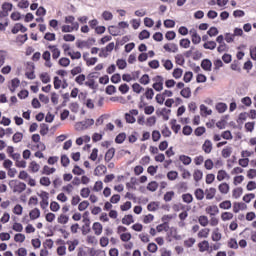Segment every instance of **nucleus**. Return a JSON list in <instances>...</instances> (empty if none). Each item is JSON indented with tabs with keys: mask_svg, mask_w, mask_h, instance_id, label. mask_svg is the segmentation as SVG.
<instances>
[{
	"mask_svg": "<svg viewBox=\"0 0 256 256\" xmlns=\"http://www.w3.org/2000/svg\"><path fill=\"white\" fill-rule=\"evenodd\" d=\"M229 179V174L225 170H219L217 174V180L223 181L224 179Z\"/></svg>",
	"mask_w": 256,
	"mask_h": 256,
	"instance_id": "36",
	"label": "nucleus"
},
{
	"mask_svg": "<svg viewBox=\"0 0 256 256\" xmlns=\"http://www.w3.org/2000/svg\"><path fill=\"white\" fill-rule=\"evenodd\" d=\"M231 153H233V147L227 146L222 150V157H224V159H229Z\"/></svg>",
	"mask_w": 256,
	"mask_h": 256,
	"instance_id": "24",
	"label": "nucleus"
},
{
	"mask_svg": "<svg viewBox=\"0 0 256 256\" xmlns=\"http://www.w3.org/2000/svg\"><path fill=\"white\" fill-rule=\"evenodd\" d=\"M19 85H21V81L18 78L12 79L9 86L11 93H15Z\"/></svg>",
	"mask_w": 256,
	"mask_h": 256,
	"instance_id": "10",
	"label": "nucleus"
},
{
	"mask_svg": "<svg viewBox=\"0 0 256 256\" xmlns=\"http://www.w3.org/2000/svg\"><path fill=\"white\" fill-rule=\"evenodd\" d=\"M162 63L166 71H171V69H173V62L171 60L162 59Z\"/></svg>",
	"mask_w": 256,
	"mask_h": 256,
	"instance_id": "41",
	"label": "nucleus"
},
{
	"mask_svg": "<svg viewBox=\"0 0 256 256\" xmlns=\"http://www.w3.org/2000/svg\"><path fill=\"white\" fill-rule=\"evenodd\" d=\"M73 31H79V23H74L73 25H63L62 33H73Z\"/></svg>",
	"mask_w": 256,
	"mask_h": 256,
	"instance_id": "3",
	"label": "nucleus"
},
{
	"mask_svg": "<svg viewBox=\"0 0 256 256\" xmlns=\"http://www.w3.org/2000/svg\"><path fill=\"white\" fill-rule=\"evenodd\" d=\"M209 233H211V229L209 228L201 229L197 234L198 239H207V237H209Z\"/></svg>",
	"mask_w": 256,
	"mask_h": 256,
	"instance_id": "18",
	"label": "nucleus"
},
{
	"mask_svg": "<svg viewBox=\"0 0 256 256\" xmlns=\"http://www.w3.org/2000/svg\"><path fill=\"white\" fill-rule=\"evenodd\" d=\"M59 209H61V206L56 201H53V202L50 203V210L51 211H53L54 213H57V211H59Z\"/></svg>",
	"mask_w": 256,
	"mask_h": 256,
	"instance_id": "61",
	"label": "nucleus"
},
{
	"mask_svg": "<svg viewBox=\"0 0 256 256\" xmlns=\"http://www.w3.org/2000/svg\"><path fill=\"white\" fill-rule=\"evenodd\" d=\"M67 245H69L68 251L73 252V250L76 249L77 245H79V240L75 239L73 241H68Z\"/></svg>",
	"mask_w": 256,
	"mask_h": 256,
	"instance_id": "38",
	"label": "nucleus"
},
{
	"mask_svg": "<svg viewBox=\"0 0 256 256\" xmlns=\"http://www.w3.org/2000/svg\"><path fill=\"white\" fill-rule=\"evenodd\" d=\"M59 65H61V67H69V65H71V60H69V58H61L59 60Z\"/></svg>",
	"mask_w": 256,
	"mask_h": 256,
	"instance_id": "56",
	"label": "nucleus"
},
{
	"mask_svg": "<svg viewBox=\"0 0 256 256\" xmlns=\"http://www.w3.org/2000/svg\"><path fill=\"white\" fill-rule=\"evenodd\" d=\"M207 35H209V37H217V35H219V30L217 29V27H211L207 31Z\"/></svg>",
	"mask_w": 256,
	"mask_h": 256,
	"instance_id": "52",
	"label": "nucleus"
},
{
	"mask_svg": "<svg viewBox=\"0 0 256 256\" xmlns=\"http://www.w3.org/2000/svg\"><path fill=\"white\" fill-rule=\"evenodd\" d=\"M201 67L204 71H211V67H213V63L209 59H204L201 62Z\"/></svg>",
	"mask_w": 256,
	"mask_h": 256,
	"instance_id": "16",
	"label": "nucleus"
},
{
	"mask_svg": "<svg viewBox=\"0 0 256 256\" xmlns=\"http://www.w3.org/2000/svg\"><path fill=\"white\" fill-rule=\"evenodd\" d=\"M189 35H191L192 43L194 45H199V43H201V36L197 33L195 28H192L189 31Z\"/></svg>",
	"mask_w": 256,
	"mask_h": 256,
	"instance_id": "2",
	"label": "nucleus"
},
{
	"mask_svg": "<svg viewBox=\"0 0 256 256\" xmlns=\"http://www.w3.org/2000/svg\"><path fill=\"white\" fill-rule=\"evenodd\" d=\"M206 213H208V215H210L211 217H215V215L219 213V207H217V205L208 206L206 208Z\"/></svg>",
	"mask_w": 256,
	"mask_h": 256,
	"instance_id": "11",
	"label": "nucleus"
},
{
	"mask_svg": "<svg viewBox=\"0 0 256 256\" xmlns=\"http://www.w3.org/2000/svg\"><path fill=\"white\" fill-rule=\"evenodd\" d=\"M116 65L118 67V69H126L127 68V61H125L124 59H118L116 61Z\"/></svg>",
	"mask_w": 256,
	"mask_h": 256,
	"instance_id": "50",
	"label": "nucleus"
},
{
	"mask_svg": "<svg viewBox=\"0 0 256 256\" xmlns=\"http://www.w3.org/2000/svg\"><path fill=\"white\" fill-rule=\"evenodd\" d=\"M180 95L184 97V99H189V97H191V88L187 87L182 89Z\"/></svg>",
	"mask_w": 256,
	"mask_h": 256,
	"instance_id": "42",
	"label": "nucleus"
},
{
	"mask_svg": "<svg viewBox=\"0 0 256 256\" xmlns=\"http://www.w3.org/2000/svg\"><path fill=\"white\" fill-rule=\"evenodd\" d=\"M85 74H80L75 78V81L78 85H83V83H85Z\"/></svg>",
	"mask_w": 256,
	"mask_h": 256,
	"instance_id": "64",
	"label": "nucleus"
},
{
	"mask_svg": "<svg viewBox=\"0 0 256 256\" xmlns=\"http://www.w3.org/2000/svg\"><path fill=\"white\" fill-rule=\"evenodd\" d=\"M218 189L220 193H222L223 195H227V193H229V184L222 183L218 186Z\"/></svg>",
	"mask_w": 256,
	"mask_h": 256,
	"instance_id": "32",
	"label": "nucleus"
},
{
	"mask_svg": "<svg viewBox=\"0 0 256 256\" xmlns=\"http://www.w3.org/2000/svg\"><path fill=\"white\" fill-rule=\"evenodd\" d=\"M157 115H161L163 117L164 121H169V114L171 113V109L162 108L161 111L156 112Z\"/></svg>",
	"mask_w": 256,
	"mask_h": 256,
	"instance_id": "14",
	"label": "nucleus"
},
{
	"mask_svg": "<svg viewBox=\"0 0 256 256\" xmlns=\"http://www.w3.org/2000/svg\"><path fill=\"white\" fill-rule=\"evenodd\" d=\"M132 90L134 91V93H137V95H139L142 91H145V88H143V86H141L139 83H134L132 85Z\"/></svg>",
	"mask_w": 256,
	"mask_h": 256,
	"instance_id": "39",
	"label": "nucleus"
},
{
	"mask_svg": "<svg viewBox=\"0 0 256 256\" xmlns=\"http://www.w3.org/2000/svg\"><path fill=\"white\" fill-rule=\"evenodd\" d=\"M198 249L200 253H205V251H209V241L203 240L202 242L198 243Z\"/></svg>",
	"mask_w": 256,
	"mask_h": 256,
	"instance_id": "12",
	"label": "nucleus"
},
{
	"mask_svg": "<svg viewBox=\"0 0 256 256\" xmlns=\"http://www.w3.org/2000/svg\"><path fill=\"white\" fill-rule=\"evenodd\" d=\"M19 31L21 33H27V27H25L23 24L21 23H17L15 24V26L12 28V33L13 35H17V33H19Z\"/></svg>",
	"mask_w": 256,
	"mask_h": 256,
	"instance_id": "5",
	"label": "nucleus"
},
{
	"mask_svg": "<svg viewBox=\"0 0 256 256\" xmlns=\"http://www.w3.org/2000/svg\"><path fill=\"white\" fill-rule=\"evenodd\" d=\"M68 56L71 57V59L75 60V59H80L81 58V52L79 51H69L68 52Z\"/></svg>",
	"mask_w": 256,
	"mask_h": 256,
	"instance_id": "58",
	"label": "nucleus"
},
{
	"mask_svg": "<svg viewBox=\"0 0 256 256\" xmlns=\"http://www.w3.org/2000/svg\"><path fill=\"white\" fill-rule=\"evenodd\" d=\"M245 207H246V205H245V203H243V202H235L234 204H233V212L234 213H239L240 211H243V209H245Z\"/></svg>",
	"mask_w": 256,
	"mask_h": 256,
	"instance_id": "22",
	"label": "nucleus"
},
{
	"mask_svg": "<svg viewBox=\"0 0 256 256\" xmlns=\"http://www.w3.org/2000/svg\"><path fill=\"white\" fill-rule=\"evenodd\" d=\"M194 195L197 201H203V199H205V191H203L201 188L196 189Z\"/></svg>",
	"mask_w": 256,
	"mask_h": 256,
	"instance_id": "23",
	"label": "nucleus"
},
{
	"mask_svg": "<svg viewBox=\"0 0 256 256\" xmlns=\"http://www.w3.org/2000/svg\"><path fill=\"white\" fill-rule=\"evenodd\" d=\"M198 223L201 227H207L209 225V218L205 215H202L198 218Z\"/></svg>",
	"mask_w": 256,
	"mask_h": 256,
	"instance_id": "31",
	"label": "nucleus"
},
{
	"mask_svg": "<svg viewBox=\"0 0 256 256\" xmlns=\"http://www.w3.org/2000/svg\"><path fill=\"white\" fill-rule=\"evenodd\" d=\"M91 45H93V43H91V40H87L78 42L77 47L78 49H91Z\"/></svg>",
	"mask_w": 256,
	"mask_h": 256,
	"instance_id": "20",
	"label": "nucleus"
},
{
	"mask_svg": "<svg viewBox=\"0 0 256 256\" xmlns=\"http://www.w3.org/2000/svg\"><path fill=\"white\" fill-rule=\"evenodd\" d=\"M95 124V120L93 119H86L82 122H77L75 124L76 131H83V129H88V127H91V125Z\"/></svg>",
	"mask_w": 256,
	"mask_h": 256,
	"instance_id": "1",
	"label": "nucleus"
},
{
	"mask_svg": "<svg viewBox=\"0 0 256 256\" xmlns=\"http://www.w3.org/2000/svg\"><path fill=\"white\" fill-rule=\"evenodd\" d=\"M193 177H194V181L196 183H199V181H201V179H203V171H201L199 169L194 170Z\"/></svg>",
	"mask_w": 256,
	"mask_h": 256,
	"instance_id": "28",
	"label": "nucleus"
},
{
	"mask_svg": "<svg viewBox=\"0 0 256 256\" xmlns=\"http://www.w3.org/2000/svg\"><path fill=\"white\" fill-rule=\"evenodd\" d=\"M57 221L58 223H60V225H67V223H69V216L65 214H60Z\"/></svg>",
	"mask_w": 256,
	"mask_h": 256,
	"instance_id": "34",
	"label": "nucleus"
},
{
	"mask_svg": "<svg viewBox=\"0 0 256 256\" xmlns=\"http://www.w3.org/2000/svg\"><path fill=\"white\" fill-rule=\"evenodd\" d=\"M56 171H57V169L51 168L46 165L43 167L42 175H53V173H55Z\"/></svg>",
	"mask_w": 256,
	"mask_h": 256,
	"instance_id": "33",
	"label": "nucleus"
},
{
	"mask_svg": "<svg viewBox=\"0 0 256 256\" xmlns=\"http://www.w3.org/2000/svg\"><path fill=\"white\" fill-rule=\"evenodd\" d=\"M158 187H159V184H157L156 181H152L148 184L147 189H148V191H152V193H153V192H155L156 189H158Z\"/></svg>",
	"mask_w": 256,
	"mask_h": 256,
	"instance_id": "59",
	"label": "nucleus"
},
{
	"mask_svg": "<svg viewBox=\"0 0 256 256\" xmlns=\"http://www.w3.org/2000/svg\"><path fill=\"white\" fill-rule=\"evenodd\" d=\"M213 110L209 109L205 104L200 105V115L202 117H207L208 115H212Z\"/></svg>",
	"mask_w": 256,
	"mask_h": 256,
	"instance_id": "8",
	"label": "nucleus"
},
{
	"mask_svg": "<svg viewBox=\"0 0 256 256\" xmlns=\"http://www.w3.org/2000/svg\"><path fill=\"white\" fill-rule=\"evenodd\" d=\"M28 169L31 171V173H38L39 169H41V165L35 161H32L30 162Z\"/></svg>",
	"mask_w": 256,
	"mask_h": 256,
	"instance_id": "21",
	"label": "nucleus"
},
{
	"mask_svg": "<svg viewBox=\"0 0 256 256\" xmlns=\"http://www.w3.org/2000/svg\"><path fill=\"white\" fill-rule=\"evenodd\" d=\"M179 161H181V163H183V165H191L193 159H191V157H189L187 155H180Z\"/></svg>",
	"mask_w": 256,
	"mask_h": 256,
	"instance_id": "29",
	"label": "nucleus"
},
{
	"mask_svg": "<svg viewBox=\"0 0 256 256\" xmlns=\"http://www.w3.org/2000/svg\"><path fill=\"white\" fill-rule=\"evenodd\" d=\"M204 49H209L210 51H213L217 48V42L215 41H207L203 44Z\"/></svg>",
	"mask_w": 256,
	"mask_h": 256,
	"instance_id": "26",
	"label": "nucleus"
},
{
	"mask_svg": "<svg viewBox=\"0 0 256 256\" xmlns=\"http://www.w3.org/2000/svg\"><path fill=\"white\" fill-rule=\"evenodd\" d=\"M22 140H23V133L21 132H16L12 137V141L14 143H21Z\"/></svg>",
	"mask_w": 256,
	"mask_h": 256,
	"instance_id": "44",
	"label": "nucleus"
},
{
	"mask_svg": "<svg viewBox=\"0 0 256 256\" xmlns=\"http://www.w3.org/2000/svg\"><path fill=\"white\" fill-rule=\"evenodd\" d=\"M220 209L229 210L232 207L231 201L225 200L219 204Z\"/></svg>",
	"mask_w": 256,
	"mask_h": 256,
	"instance_id": "45",
	"label": "nucleus"
},
{
	"mask_svg": "<svg viewBox=\"0 0 256 256\" xmlns=\"http://www.w3.org/2000/svg\"><path fill=\"white\" fill-rule=\"evenodd\" d=\"M182 201H184V203H188V204L193 203V195H191L190 193L183 194Z\"/></svg>",
	"mask_w": 256,
	"mask_h": 256,
	"instance_id": "54",
	"label": "nucleus"
},
{
	"mask_svg": "<svg viewBox=\"0 0 256 256\" xmlns=\"http://www.w3.org/2000/svg\"><path fill=\"white\" fill-rule=\"evenodd\" d=\"M80 195L81 197H83V199H87V197L91 195V190L89 188H82L80 191Z\"/></svg>",
	"mask_w": 256,
	"mask_h": 256,
	"instance_id": "60",
	"label": "nucleus"
},
{
	"mask_svg": "<svg viewBox=\"0 0 256 256\" xmlns=\"http://www.w3.org/2000/svg\"><path fill=\"white\" fill-rule=\"evenodd\" d=\"M242 195H243V188L238 187L233 190L232 196L234 197V199H239V197H241Z\"/></svg>",
	"mask_w": 256,
	"mask_h": 256,
	"instance_id": "46",
	"label": "nucleus"
},
{
	"mask_svg": "<svg viewBox=\"0 0 256 256\" xmlns=\"http://www.w3.org/2000/svg\"><path fill=\"white\" fill-rule=\"evenodd\" d=\"M216 111H218V113H225L227 111V104L223 102L216 104Z\"/></svg>",
	"mask_w": 256,
	"mask_h": 256,
	"instance_id": "37",
	"label": "nucleus"
},
{
	"mask_svg": "<svg viewBox=\"0 0 256 256\" xmlns=\"http://www.w3.org/2000/svg\"><path fill=\"white\" fill-rule=\"evenodd\" d=\"M202 150L209 155L213 151V143L210 140H206L202 145Z\"/></svg>",
	"mask_w": 256,
	"mask_h": 256,
	"instance_id": "6",
	"label": "nucleus"
},
{
	"mask_svg": "<svg viewBox=\"0 0 256 256\" xmlns=\"http://www.w3.org/2000/svg\"><path fill=\"white\" fill-rule=\"evenodd\" d=\"M175 61L177 65H180V66L185 65V57H183L182 54H177L175 56Z\"/></svg>",
	"mask_w": 256,
	"mask_h": 256,
	"instance_id": "49",
	"label": "nucleus"
},
{
	"mask_svg": "<svg viewBox=\"0 0 256 256\" xmlns=\"http://www.w3.org/2000/svg\"><path fill=\"white\" fill-rule=\"evenodd\" d=\"M164 49L168 53H177L179 51V47L177 46V44L174 43L165 44Z\"/></svg>",
	"mask_w": 256,
	"mask_h": 256,
	"instance_id": "7",
	"label": "nucleus"
},
{
	"mask_svg": "<svg viewBox=\"0 0 256 256\" xmlns=\"http://www.w3.org/2000/svg\"><path fill=\"white\" fill-rule=\"evenodd\" d=\"M107 173V167L105 165H99L95 168L94 174L99 177V175H105Z\"/></svg>",
	"mask_w": 256,
	"mask_h": 256,
	"instance_id": "15",
	"label": "nucleus"
},
{
	"mask_svg": "<svg viewBox=\"0 0 256 256\" xmlns=\"http://www.w3.org/2000/svg\"><path fill=\"white\" fill-rule=\"evenodd\" d=\"M126 138H127V135H125V133H120L116 136L115 141L116 143L121 144L125 141Z\"/></svg>",
	"mask_w": 256,
	"mask_h": 256,
	"instance_id": "63",
	"label": "nucleus"
},
{
	"mask_svg": "<svg viewBox=\"0 0 256 256\" xmlns=\"http://www.w3.org/2000/svg\"><path fill=\"white\" fill-rule=\"evenodd\" d=\"M139 83H141V85H149V83H151V78L149 77V74H144L140 78Z\"/></svg>",
	"mask_w": 256,
	"mask_h": 256,
	"instance_id": "40",
	"label": "nucleus"
},
{
	"mask_svg": "<svg viewBox=\"0 0 256 256\" xmlns=\"http://www.w3.org/2000/svg\"><path fill=\"white\" fill-rule=\"evenodd\" d=\"M191 79H193V72H191V71L185 72L183 81L185 83H191Z\"/></svg>",
	"mask_w": 256,
	"mask_h": 256,
	"instance_id": "55",
	"label": "nucleus"
},
{
	"mask_svg": "<svg viewBox=\"0 0 256 256\" xmlns=\"http://www.w3.org/2000/svg\"><path fill=\"white\" fill-rule=\"evenodd\" d=\"M42 83L47 84L51 82V77L45 72L40 75Z\"/></svg>",
	"mask_w": 256,
	"mask_h": 256,
	"instance_id": "62",
	"label": "nucleus"
},
{
	"mask_svg": "<svg viewBox=\"0 0 256 256\" xmlns=\"http://www.w3.org/2000/svg\"><path fill=\"white\" fill-rule=\"evenodd\" d=\"M179 177V173L177 171H170L167 173V178L169 181H175Z\"/></svg>",
	"mask_w": 256,
	"mask_h": 256,
	"instance_id": "51",
	"label": "nucleus"
},
{
	"mask_svg": "<svg viewBox=\"0 0 256 256\" xmlns=\"http://www.w3.org/2000/svg\"><path fill=\"white\" fill-rule=\"evenodd\" d=\"M29 217L32 221H35V219H39V217H41V211L38 208H34L30 211Z\"/></svg>",
	"mask_w": 256,
	"mask_h": 256,
	"instance_id": "19",
	"label": "nucleus"
},
{
	"mask_svg": "<svg viewBox=\"0 0 256 256\" xmlns=\"http://www.w3.org/2000/svg\"><path fill=\"white\" fill-rule=\"evenodd\" d=\"M48 49L52 52V59L56 60L58 57H61V50L57 46L50 45Z\"/></svg>",
	"mask_w": 256,
	"mask_h": 256,
	"instance_id": "9",
	"label": "nucleus"
},
{
	"mask_svg": "<svg viewBox=\"0 0 256 256\" xmlns=\"http://www.w3.org/2000/svg\"><path fill=\"white\" fill-rule=\"evenodd\" d=\"M155 123H157V117H155V116H151V117L147 118V120H146L147 127H153V125H155Z\"/></svg>",
	"mask_w": 256,
	"mask_h": 256,
	"instance_id": "57",
	"label": "nucleus"
},
{
	"mask_svg": "<svg viewBox=\"0 0 256 256\" xmlns=\"http://www.w3.org/2000/svg\"><path fill=\"white\" fill-rule=\"evenodd\" d=\"M115 157V148H110L105 154V161L109 163Z\"/></svg>",
	"mask_w": 256,
	"mask_h": 256,
	"instance_id": "30",
	"label": "nucleus"
},
{
	"mask_svg": "<svg viewBox=\"0 0 256 256\" xmlns=\"http://www.w3.org/2000/svg\"><path fill=\"white\" fill-rule=\"evenodd\" d=\"M172 75L174 79H181V77H183V69L181 68L174 69Z\"/></svg>",
	"mask_w": 256,
	"mask_h": 256,
	"instance_id": "43",
	"label": "nucleus"
},
{
	"mask_svg": "<svg viewBox=\"0 0 256 256\" xmlns=\"http://www.w3.org/2000/svg\"><path fill=\"white\" fill-rule=\"evenodd\" d=\"M108 31H109L110 35H113V37H117V35H121L119 26H109Z\"/></svg>",
	"mask_w": 256,
	"mask_h": 256,
	"instance_id": "27",
	"label": "nucleus"
},
{
	"mask_svg": "<svg viewBox=\"0 0 256 256\" xmlns=\"http://www.w3.org/2000/svg\"><path fill=\"white\" fill-rule=\"evenodd\" d=\"M222 221H231L233 219V213L231 212H223L221 214Z\"/></svg>",
	"mask_w": 256,
	"mask_h": 256,
	"instance_id": "48",
	"label": "nucleus"
},
{
	"mask_svg": "<svg viewBox=\"0 0 256 256\" xmlns=\"http://www.w3.org/2000/svg\"><path fill=\"white\" fill-rule=\"evenodd\" d=\"M123 225H131V223H135L133 220V215H125L122 219Z\"/></svg>",
	"mask_w": 256,
	"mask_h": 256,
	"instance_id": "35",
	"label": "nucleus"
},
{
	"mask_svg": "<svg viewBox=\"0 0 256 256\" xmlns=\"http://www.w3.org/2000/svg\"><path fill=\"white\" fill-rule=\"evenodd\" d=\"M92 229L95 233V235L99 236L101 235V233H103V225H101V223L99 222H95L92 226Z\"/></svg>",
	"mask_w": 256,
	"mask_h": 256,
	"instance_id": "17",
	"label": "nucleus"
},
{
	"mask_svg": "<svg viewBox=\"0 0 256 256\" xmlns=\"http://www.w3.org/2000/svg\"><path fill=\"white\" fill-rule=\"evenodd\" d=\"M102 18L104 21H113V13L106 10L102 13Z\"/></svg>",
	"mask_w": 256,
	"mask_h": 256,
	"instance_id": "47",
	"label": "nucleus"
},
{
	"mask_svg": "<svg viewBox=\"0 0 256 256\" xmlns=\"http://www.w3.org/2000/svg\"><path fill=\"white\" fill-rule=\"evenodd\" d=\"M25 189H27V184H25L24 182L15 181V185L13 188L14 193H23Z\"/></svg>",
	"mask_w": 256,
	"mask_h": 256,
	"instance_id": "4",
	"label": "nucleus"
},
{
	"mask_svg": "<svg viewBox=\"0 0 256 256\" xmlns=\"http://www.w3.org/2000/svg\"><path fill=\"white\" fill-rule=\"evenodd\" d=\"M2 11H5L6 13H9V11H13V4L9 2H4L2 4Z\"/></svg>",
	"mask_w": 256,
	"mask_h": 256,
	"instance_id": "53",
	"label": "nucleus"
},
{
	"mask_svg": "<svg viewBox=\"0 0 256 256\" xmlns=\"http://www.w3.org/2000/svg\"><path fill=\"white\" fill-rule=\"evenodd\" d=\"M222 235H221V232H219V228H215L212 232V241H221L222 239Z\"/></svg>",
	"mask_w": 256,
	"mask_h": 256,
	"instance_id": "25",
	"label": "nucleus"
},
{
	"mask_svg": "<svg viewBox=\"0 0 256 256\" xmlns=\"http://www.w3.org/2000/svg\"><path fill=\"white\" fill-rule=\"evenodd\" d=\"M217 193V189L215 188H208L205 190V195H206V199L208 201H211V199H213L215 197Z\"/></svg>",
	"mask_w": 256,
	"mask_h": 256,
	"instance_id": "13",
	"label": "nucleus"
}]
</instances>
